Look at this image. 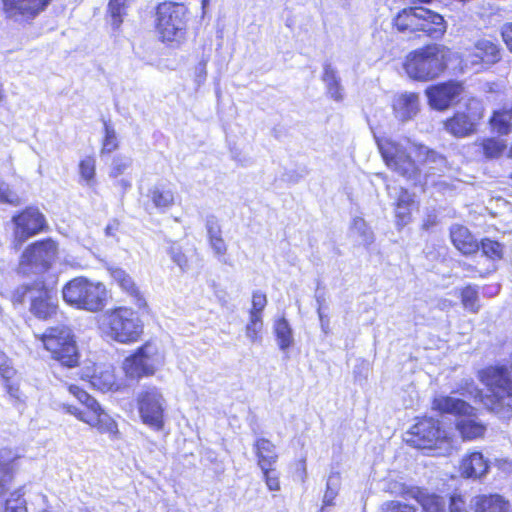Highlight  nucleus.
Here are the masks:
<instances>
[{"instance_id": "62", "label": "nucleus", "mask_w": 512, "mask_h": 512, "mask_svg": "<svg viewBox=\"0 0 512 512\" xmlns=\"http://www.w3.org/2000/svg\"><path fill=\"white\" fill-rule=\"evenodd\" d=\"M434 223H435V219H434V218H433V219H430V218H429L426 222H424L423 227H424L425 229H427V228H429L431 225H433Z\"/></svg>"}, {"instance_id": "5", "label": "nucleus", "mask_w": 512, "mask_h": 512, "mask_svg": "<svg viewBox=\"0 0 512 512\" xmlns=\"http://www.w3.org/2000/svg\"><path fill=\"white\" fill-rule=\"evenodd\" d=\"M100 329L112 340L122 344L136 342L143 333V323L131 308L107 310L99 320Z\"/></svg>"}, {"instance_id": "4", "label": "nucleus", "mask_w": 512, "mask_h": 512, "mask_svg": "<svg viewBox=\"0 0 512 512\" xmlns=\"http://www.w3.org/2000/svg\"><path fill=\"white\" fill-rule=\"evenodd\" d=\"M69 392L82 404L83 408L63 404L66 413L75 416L78 420L97 429L102 434H108L114 438L118 434V426L115 420L100 406V404L87 392L76 385H70Z\"/></svg>"}, {"instance_id": "40", "label": "nucleus", "mask_w": 512, "mask_h": 512, "mask_svg": "<svg viewBox=\"0 0 512 512\" xmlns=\"http://www.w3.org/2000/svg\"><path fill=\"white\" fill-rule=\"evenodd\" d=\"M351 232L359 237L360 241L369 245L373 242L374 236L366 221L361 217H355L351 223Z\"/></svg>"}, {"instance_id": "35", "label": "nucleus", "mask_w": 512, "mask_h": 512, "mask_svg": "<svg viewBox=\"0 0 512 512\" xmlns=\"http://www.w3.org/2000/svg\"><path fill=\"white\" fill-rule=\"evenodd\" d=\"M492 129L500 135H507L512 128V109L495 111L490 119Z\"/></svg>"}, {"instance_id": "47", "label": "nucleus", "mask_w": 512, "mask_h": 512, "mask_svg": "<svg viewBox=\"0 0 512 512\" xmlns=\"http://www.w3.org/2000/svg\"><path fill=\"white\" fill-rule=\"evenodd\" d=\"M105 126V136L102 142L101 153H112L118 148V139L115 133V130L110 127L107 123Z\"/></svg>"}, {"instance_id": "34", "label": "nucleus", "mask_w": 512, "mask_h": 512, "mask_svg": "<svg viewBox=\"0 0 512 512\" xmlns=\"http://www.w3.org/2000/svg\"><path fill=\"white\" fill-rule=\"evenodd\" d=\"M414 203L412 196L407 190L401 189L396 202L397 225L403 227L411 220V207Z\"/></svg>"}, {"instance_id": "56", "label": "nucleus", "mask_w": 512, "mask_h": 512, "mask_svg": "<svg viewBox=\"0 0 512 512\" xmlns=\"http://www.w3.org/2000/svg\"><path fill=\"white\" fill-rule=\"evenodd\" d=\"M324 72L322 79L325 83V85H328L330 83L336 82L340 80V78L337 75V71L331 66V64L326 63L324 65Z\"/></svg>"}, {"instance_id": "6", "label": "nucleus", "mask_w": 512, "mask_h": 512, "mask_svg": "<svg viewBox=\"0 0 512 512\" xmlns=\"http://www.w3.org/2000/svg\"><path fill=\"white\" fill-rule=\"evenodd\" d=\"M405 441L410 446L432 455H445L452 450L451 438L433 418L419 419L406 433Z\"/></svg>"}, {"instance_id": "33", "label": "nucleus", "mask_w": 512, "mask_h": 512, "mask_svg": "<svg viewBox=\"0 0 512 512\" xmlns=\"http://www.w3.org/2000/svg\"><path fill=\"white\" fill-rule=\"evenodd\" d=\"M148 197L153 205L160 210L169 209L174 205V192L164 185L157 184L149 189Z\"/></svg>"}, {"instance_id": "9", "label": "nucleus", "mask_w": 512, "mask_h": 512, "mask_svg": "<svg viewBox=\"0 0 512 512\" xmlns=\"http://www.w3.org/2000/svg\"><path fill=\"white\" fill-rule=\"evenodd\" d=\"M51 358L63 366L75 367L79 361L76 341L71 329L65 325L50 327L38 336Z\"/></svg>"}, {"instance_id": "58", "label": "nucleus", "mask_w": 512, "mask_h": 512, "mask_svg": "<svg viewBox=\"0 0 512 512\" xmlns=\"http://www.w3.org/2000/svg\"><path fill=\"white\" fill-rule=\"evenodd\" d=\"M318 317L320 321L321 330L324 334H328L330 327H329V318L324 312L322 311V308H318Z\"/></svg>"}, {"instance_id": "1", "label": "nucleus", "mask_w": 512, "mask_h": 512, "mask_svg": "<svg viewBox=\"0 0 512 512\" xmlns=\"http://www.w3.org/2000/svg\"><path fill=\"white\" fill-rule=\"evenodd\" d=\"M376 142L387 167L413 184L420 182V171L412 155L429 165L431 169L443 171L446 167V159L442 155L407 139L396 141L390 138H377Z\"/></svg>"}, {"instance_id": "45", "label": "nucleus", "mask_w": 512, "mask_h": 512, "mask_svg": "<svg viewBox=\"0 0 512 512\" xmlns=\"http://www.w3.org/2000/svg\"><path fill=\"white\" fill-rule=\"evenodd\" d=\"M4 381V387L6 389L7 394L10 397L11 402L14 406L17 408L23 407L26 403L27 397L25 394L21 391L19 384L13 379L11 380H3Z\"/></svg>"}, {"instance_id": "38", "label": "nucleus", "mask_w": 512, "mask_h": 512, "mask_svg": "<svg viewBox=\"0 0 512 512\" xmlns=\"http://www.w3.org/2000/svg\"><path fill=\"white\" fill-rule=\"evenodd\" d=\"M461 302L463 307L472 312L477 313L480 309L479 293L475 286L468 285L461 290Z\"/></svg>"}, {"instance_id": "23", "label": "nucleus", "mask_w": 512, "mask_h": 512, "mask_svg": "<svg viewBox=\"0 0 512 512\" xmlns=\"http://www.w3.org/2000/svg\"><path fill=\"white\" fill-rule=\"evenodd\" d=\"M133 160L129 156L118 155L114 157L109 171V177L116 180V185L124 191L132 186V178L129 175Z\"/></svg>"}, {"instance_id": "50", "label": "nucleus", "mask_w": 512, "mask_h": 512, "mask_svg": "<svg viewBox=\"0 0 512 512\" xmlns=\"http://www.w3.org/2000/svg\"><path fill=\"white\" fill-rule=\"evenodd\" d=\"M209 245L218 260L226 263L225 256L227 253V245L223 237H214V239L209 241Z\"/></svg>"}, {"instance_id": "17", "label": "nucleus", "mask_w": 512, "mask_h": 512, "mask_svg": "<svg viewBox=\"0 0 512 512\" xmlns=\"http://www.w3.org/2000/svg\"><path fill=\"white\" fill-rule=\"evenodd\" d=\"M183 14V6L165 1L157 6L156 26L160 32H178L182 30Z\"/></svg>"}, {"instance_id": "31", "label": "nucleus", "mask_w": 512, "mask_h": 512, "mask_svg": "<svg viewBox=\"0 0 512 512\" xmlns=\"http://www.w3.org/2000/svg\"><path fill=\"white\" fill-rule=\"evenodd\" d=\"M130 0H109L106 20L112 30H118L127 15Z\"/></svg>"}, {"instance_id": "36", "label": "nucleus", "mask_w": 512, "mask_h": 512, "mask_svg": "<svg viewBox=\"0 0 512 512\" xmlns=\"http://www.w3.org/2000/svg\"><path fill=\"white\" fill-rule=\"evenodd\" d=\"M81 181L92 187L96 183V160L93 156H86L78 165Z\"/></svg>"}, {"instance_id": "25", "label": "nucleus", "mask_w": 512, "mask_h": 512, "mask_svg": "<svg viewBox=\"0 0 512 512\" xmlns=\"http://www.w3.org/2000/svg\"><path fill=\"white\" fill-rule=\"evenodd\" d=\"M488 463L480 452H472L465 456L460 465V472L466 478H480L486 474Z\"/></svg>"}, {"instance_id": "28", "label": "nucleus", "mask_w": 512, "mask_h": 512, "mask_svg": "<svg viewBox=\"0 0 512 512\" xmlns=\"http://www.w3.org/2000/svg\"><path fill=\"white\" fill-rule=\"evenodd\" d=\"M18 458L19 455L15 451L9 448L0 449V486L3 489L11 481L17 469Z\"/></svg>"}, {"instance_id": "43", "label": "nucleus", "mask_w": 512, "mask_h": 512, "mask_svg": "<svg viewBox=\"0 0 512 512\" xmlns=\"http://www.w3.org/2000/svg\"><path fill=\"white\" fill-rule=\"evenodd\" d=\"M341 479L339 474H331L329 475L326 483V491L323 497V505L324 507H330L334 504V499L338 495V491L340 488Z\"/></svg>"}, {"instance_id": "29", "label": "nucleus", "mask_w": 512, "mask_h": 512, "mask_svg": "<svg viewBox=\"0 0 512 512\" xmlns=\"http://www.w3.org/2000/svg\"><path fill=\"white\" fill-rule=\"evenodd\" d=\"M475 512H508L509 503L500 495H481L474 498Z\"/></svg>"}, {"instance_id": "22", "label": "nucleus", "mask_w": 512, "mask_h": 512, "mask_svg": "<svg viewBox=\"0 0 512 512\" xmlns=\"http://www.w3.org/2000/svg\"><path fill=\"white\" fill-rule=\"evenodd\" d=\"M482 118V112L468 116L457 113L445 122V129L455 137H465L475 131L476 122Z\"/></svg>"}, {"instance_id": "10", "label": "nucleus", "mask_w": 512, "mask_h": 512, "mask_svg": "<svg viewBox=\"0 0 512 512\" xmlns=\"http://www.w3.org/2000/svg\"><path fill=\"white\" fill-rule=\"evenodd\" d=\"M165 355L157 341H147L123 362V370L127 377L138 379L152 376L164 364Z\"/></svg>"}, {"instance_id": "15", "label": "nucleus", "mask_w": 512, "mask_h": 512, "mask_svg": "<svg viewBox=\"0 0 512 512\" xmlns=\"http://www.w3.org/2000/svg\"><path fill=\"white\" fill-rule=\"evenodd\" d=\"M15 223V240L22 244L29 237L41 232L45 227V218L36 208L29 207L19 215L13 217Z\"/></svg>"}, {"instance_id": "2", "label": "nucleus", "mask_w": 512, "mask_h": 512, "mask_svg": "<svg viewBox=\"0 0 512 512\" xmlns=\"http://www.w3.org/2000/svg\"><path fill=\"white\" fill-rule=\"evenodd\" d=\"M479 378L489 393L483 395L475 389V398L499 417L508 418L512 413V372L505 366H490L480 371Z\"/></svg>"}, {"instance_id": "51", "label": "nucleus", "mask_w": 512, "mask_h": 512, "mask_svg": "<svg viewBox=\"0 0 512 512\" xmlns=\"http://www.w3.org/2000/svg\"><path fill=\"white\" fill-rule=\"evenodd\" d=\"M382 512H416V509L410 505L399 501H387L381 506Z\"/></svg>"}, {"instance_id": "24", "label": "nucleus", "mask_w": 512, "mask_h": 512, "mask_svg": "<svg viewBox=\"0 0 512 512\" xmlns=\"http://www.w3.org/2000/svg\"><path fill=\"white\" fill-rule=\"evenodd\" d=\"M453 245L464 255H470L479 250V244L470 231L462 225H453L450 229Z\"/></svg>"}, {"instance_id": "30", "label": "nucleus", "mask_w": 512, "mask_h": 512, "mask_svg": "<svg viewBox=\"0 0 512 512\" xmlns=\"http://www.w3.org/2000/svg\"><path fill=\"white\" fill-rule=\"evenodd\" d=\"M254 447L258 457V465L261 469L272 467L277 462L276 446L270 440L259 438L256 440Z\"/></svg>"}, {"instance_id": "53", "label": "nucleus", "mask_w": 512, "mask_h": 512, "mask_svg": "<svg viewBox=\"0 0 512 512\" xmlns=\"http://www.w3.org/2000/svg\"><path fill=\"white\" fill-rule=\"evenodd\" d=\"M206 230L208 241L214 239V237H222L221 227L218 220L214 217H208L206 220Z\"/></svg>"}, {"instance_id": "32", "label": "nucleus", "mask_w": 512, "mask_h": 512, "mask_svg": "<svg viewBox=\"0 0 512 512\" xmlns=\"http://www.w3.org/2000/svg\"><path fill=\"white\" fill-rule=\"evenodd\" d=\"M273 332L276 337L277 345L281 351L288 350L294 344L293 330L284 317L275 320L273 324Z\"/></svg>"}, {"instance_id": "14", "label": "nucleus", "mask_w": 512, "mask_h": 512, "mask_svg": "<svg viewBox=\"0 0 512 512\" xmlns=\"http://www.w3.org/2000/svg\"><path fill=\"white\" fill-rule=\"evenodd\" d=\"M137 407L145 425L154 431L163 429L166 400L159 388L149 386L142 389L137 395Z\"/></svg>"}, {"instance_id": "3", "label": "nucleus", "mask_w": 512, "mask_h": 512, "mask_svg": "<svg viewBox=\"0 0 512 512\" xmlns=\"http://www.w3.org/2000/svg\"><path fill=\"white\" fill-rule=\"evenodd\" d=\"M452 52L440 45H429L410 52L403 69L410 79L427 82L440 76L447 68Z\"/></svg>"}, {"instance_id": "26", "label": "nucleus", "mask_w": 512, "mask_h": 512, "mask_svg": "<svg viewBox=\"0 0 512 512\" xmlns=\"http://www.w3.org/2000/svg\"><path fill=\"white\" fill-rule=\"evenodd\" d=\"M91 385L101 391H117L122 388V383L116 380L112 366L97 367L90 377Z\"/></svg>"}, {"instance_id": "8", "label": "nucleus", "mask_w": 512, "mask_h": 512, "mask_svg": "<svg viewBox=\"0 0 512 512\" xmlns=\"http://www.w3.org/2000/svg\"><path fill=\"white\" fill-rule=\"evenodd\" d=\"M433 408L458 416L456 428L464 440H474L484 435L486 427L478 421L474 414V408L465 401L440 395L434 399Z\"/></svg>"}, {"instance_id": "37", "label": "nucleus", "mask_w": 512, "mask_h": 512, "mask_svg": "<svg viewBox=\"0 0 512 512\" xmlns=\"http://www.w3.org/2000/svg\"><path fill=\"white\" fill-rule=\"evenodd\" d=\"M188 252V250H185L177 243H173L168 249V255L171 260L182 272H187L191 268V261Z\"/></svg>"}, {"instance_id": "20", "label": "nucleus", "mask_w": 512, "mask_h": 512, "mask_svg": "<svg viewBox=\"0 0 512 512\" xmlns=\"http://www.w3.org/2000/svg\"><path fill=\"white\" fill-rule=\"evenodd\" d=\"M500 59L498 47L490 41H479L472 54L468 55L464 60V66L471 68L480 64H493Z\"/></svg>"}, {"instance_id": "59", "label": "nucleus", "mask_w": 512, "mask_h": 512, "mask_svg": "<svg viewBox=\"0 0 512 512\" xmlns=\"http://www.w3.org/2000/svg\"><path fill=\"white\" fill-rule=\"evenodd\" d=\"M506 46L512 52V34H501Z\"/></svg>"}, {"instance_id": "52", "label": "nucleus", "mask_w": 512, "mask_h": 512, "mask_svg": "<svg viewBox=\"0 0 512 512\" xmlns=\"http://www.w3.org/2000/svg\"><path fill=\"white\" fill-rule=\"evenodd\" d=\"M0 203L19 204V197L3 181H0Z\"/></svg>"}, {"instance_id": "64", "label": "nucleus", "mask_w": 512, "mask_h": 512, "mask_svg": "<svg viewBox=\"0 0 512 512\" xmlns=\"http://www.w3.org/2000/svg\"><path fill=\"white\" fill-rule=\"evenodd\" d=\"M44 512H48V511H44Z\"/></svg>"}, {"instance_id": "54", "label": "nucleus", "mask_w": 512, "mask_h": 512, "mask_svg": "<svg viewBox=\"0 0 512 512\" xmlns=\"http://www.w3.org/2000/svg\"><path fill=\"white\" fill-rule=\"evenodd\" d=\"M326 88H327V92H328L329 96L334 101L340 102L343 100V98H344L343 87L340 83V80L326 85Z\"/></svg>"}, {"instance_id": "11", "label": "nucleus", "mask_w": 512, "mask_h": 512, "mask_svg": "<svg viewBox=\"0 0 512 512\" xmlns=\"http://www.w3.org/2000/svg\"><path fill=\"white\" fill-rule=\"evenodd\" d=\"M58 246L52 239L37 241L22 253L18 272L22 275H37L51 268L57 258Z\"/></svg>"}, {"instance_id": "18", "label": "nucleus", "mask_w": 512, "mask_h": 512, "mask_svg": "<svg viewBox=\"0 0 512 512\" xmlns=\"http://www.w3.org/2000/svg\"><path fill=\"white\" fill-rule=\"evenodd\" d=\"M3 11L9 18L19 16L30 19L42 12L51 0H1Z\"/></svg>"}, {"instance_id": "48", "label": "nucleus", "mask_w": 512, "mask_h": 512, "mask_svg": "<svg viewBox=\"0 0 512 512\" xmlns=\"http://www.w3.org/2000/svg\"><path fill=\"white\" fill-rule=\"evenodd\" d=\"M16 375V370L14 369L11 360L9 357L0 350V376L3 380H11Z\"/></svg>"}, {"instance_id": "21", "label": "nucleus", "mask_w": 512, "mask_h": 512, "mask_svg": "<svg viewBox=\"0 0 512 512\" xmlns=\"http://www.w3.org/2000/svg\"><path fill=\"white\" fill-rule=\"evenodd\" d=\"M395 117L400 121H408L419 112V96L416 93L404 92L396 95L393 100Z\"/></svg>"}, {"instance_id": "63", "label": "nucleus", "mask_w": 512, "mask_h": 512, "mask_svg": "<svg viewBox=\"0 0 512 512\" xmlns=\"http://www.w3.org/2000/svg\"><path fill=\"white\" fill-rule=\"evenodd\" d=\"M320 512H331V510L328 507L322 506Z\"/></svg>"}, {"instance_id": "57", "label": "nucleus", "mask_w": 512, "mask_h": 512, "mask_svg": "<svg viewBox=\"0 0 512 512\" xmlns=\"http://www.w3.org/2000/svg\"><path fill=\"white\" fill-rule=\"evenodd\" d=\"M177 36H181V34H175V33H172V34H162V38H161V41L165 44H167L169 47H178L181 43V37H177Z\"/></svg>"}, {"instance_id": "7", "label": "nucleus", "mask_w": 512, "mask_h": 512, "mask_svg": "<svg viewBox=\"0 0 512 512\" xmlns=\"http://www.w3.org/2000/svg\"><path fill=\"white\" fill-rule=\"evenodd\" d=\"M62 295L70 306L88 312L101 311L107 300L106 287L85 277H77L66 283Z\"/></svg>"}, {"instance_id": "44", "label": "nucleus", "mask_w": 512, "mask_h": 512, "mask_svg": "<svg viewBox=\"0 0 512 512\" xmlns=\"http://www.w3.org/2000/svg\"><path fill=\"white\" fill-rule=\"evenodd\" d=\"M267 303V296L263 291H253L251 297V307L248 311V315L263 318V312L267 306Z\"/></svg>"}, {"instance_id": "41", "label": "nucleus", "mask_w": 512, "mask_h": 512, "mask_svg": "<svg viewBox=\"0 0 512 512\" xmlns=\"http://www.w3.org/2000/svg\"><path fill=\"white\" fill-rule=\"evenodd\" d=\"M506 143L499 138H487L481 142L482 151L486 158H497L506 149Z\"/></svg>"}, {"instance_id": "46", "label": "nucleus", "mask_w": 512, "mask_h": 512, "mask_svg": "<svg viewBox=\"0 0 512 512\" xmlns=\"http://www.w3.org/2000/svg\"><path fill=\"white\" fill-rule=\"evenodd\" d=\"M22 489H18L11 494L6 501L5 512H27L26 502L23 499Z\"/></svg>"}, {"instance_id": "61", "label": "nucleus", "mask_w": 512, "mask_h": 512, "mask_svg": "<svg viewBox=\"0 0 512 512\" xmlns=\"http://www.w3.org/2000/svg\"><path fill=\"white\" fill-rule=\"evenodd\" d=\"M502 32H512V21L510 22H507L504 27H503V31Z\"/></svg>"}, {"instance_id": "55", "label": "nucleus", "mask_w": 512, "mask_h": 512, "mask_svg": "<svg viewBox=\"0 0 512 512\" xmlns=\"http://www.w3.org/2000/svg\"><path fill=\"white\" fill-rule=\"evenodd\" d=\"M449 512H467L466 502L461 495H452L449 499Z\"/></svg>"}, {"instance_id": "13", "label": "nucleus", "mask_w": 512, "mask_h": 512, "mask_svg": "<svg viewBox=\"0 0 512 512\" xmlns=\"http://www.w3.org/2000/svg\"><path fill=\"white\" fill-rule=\"evenodd\" d=\"M395 26L399 31L410 32H445L444 18L425 8H409L402 10L395 18Z\"/></svg>"}, {"instance_id": "19", "label": "nucleus", "mask_w": 512, "mask_h": 512, "mask_svg": "<svg viewBox=\"0 0 512 512\" xmlns=\"http://www.w3.org/2000/svg\"><path fill=\"white\" fill-rule=\"evenodd\" d=\"M109 272L113 281L131 298V302L138 309H145L147 307V302L142 292L125 270L115 267L110 268Z\"/></svg>"}, {"instance_id": "12", "label": "nucleus", "mask_w": 512, "mask_h": 512, "mask_svg": "<svg viewBox=\"0 0 512 512\" xmlns=\"http://www.w3.org/2000/svg\"><path fill=\"white\" fill-rule=\"evenodd\" d=\"M14 298L20 303L28 301L30 313L38 319L47 320L57 313L56 300L43 282L19 287Z\"/></svg>"}, {"instance_id": "16", "label": "nucleus", "mask_w": 512, "mask_h": 512, "mask_svg": "<svg viewBox=\"0 0 512 512\" xmlns=\"http://www.w3.org/2000/svg\"><path fill=\"white\" fill-rule=\"evenodd\" d=\"M463 92L462 84L456 81H449L430 86L425 94L429 105L436 110L447 109L453 101Z\"/></svg>"}, {"instance_id": "27", "label": "nucleus", "mask_w": 512, "mask_h": 512, "mask_svg": "<svg viewBox=\"0 0 512 512\" xmlns=\"http://www.w3.org/2000/svg\"><path fill=\"white\" fill-rule=\"evenodd\" d=\"M479 249H481L482 255L489 261L487 268H485L484 271H479L480 274L483 275L493 272L496 269L495 262L503 258L504 246L498 241L484 238L479 244Z\"/></svg>"}, {"instance_id": "60", "label": "nucleus", "mask_w": 512, "mask_h": 512, "mask_svg": "<svg viewBox=\"0 0 512 512\" xmlns=\"http://www.w3.org/2000/svg\"><path fill=\"white\" fill-rule=\"evenodd\" d=\"M7 95L3 83L0 81V104L6 101Z\"/></svg>"}, {"instance_id": "49", "label": "nucleus", "mask_w": 512, "mask_h": 512, "mask_svg": "<svg viewBox=\"0 0 512 512\" xmlns=\"http://www.w3.org/2000/svg\"><path fill=\"white\" fill-rule=\"evenodd\" d=\"M263 472V478L266 483L267 488L270 491H279L280 490V481L279 475L275 469L272 467H266L261 469Z\"/></svg>"}, {"instance_id": "42", "label": "nucleus", "mask_w": 512, "mask_h": 512, "mask_svg": "<svg viewBox=\"0 0 512 512\" xmlns=\"http://www.w3.org/2000/svg\"><path fill=\"white\" fill-rule=\"evenodd\" d=\"M263 318L249 316L245 326V335L251 343H259L262 340Z\"/></svg>"}, {"instance_id": "39", "label": "nucleus", "mask_w": 512, "mask_h": 512, "mask_svg": "<svg viewBox=\"0 0 512 512\" xmlns=\"http://www.w3.org/2000/svg\"><path fill=\"white\" fill-rule=\"evenodd\" d=\"M418 501L425 512H447L444 498L435 494H421Z\"/></svg>"}]
</instances>
